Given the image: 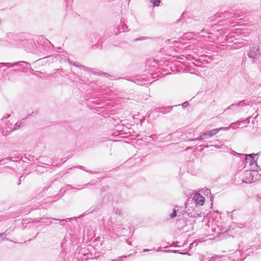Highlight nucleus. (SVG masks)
<instances>
[{
	"label": "nucleus",
	"instance_id": "obj_1",
	"mask_svg": "<svg viewBox=\"0 0 261 261\" xmlns=\"http://www.w3.org/2000/svg\"><path fill=\"white\" fill-rule=\"evenodd\" d=\"M247 15L245 13L243 15H237L236 12H229L228 11H224L223 13H217L212 17L208 18L207 20V23H211L210 24H207L208 27H211L213 25H230L231 26L232 23L228 19L236 17L239 20H244L246 19Z\"/></svg>",
	"mask_w": 261,
	"mask_h": 261
},
{
	"label": "nucleus",
	"instance_id": "obj_2",
	"mask_svg": "<svg viewBox=\"0 0 261 261\" xmlns=\"http://www.w3.org/2000/svg\"><path fill=\"white\" fill-rule=\"evenodd\" d=\"M163 65L161 62H158L156 60L153 59H148L145 62V71H147L148 73L155 72V70H158V72H161L159 74L164 76L170 73V71H174L176 69V66L172 63L167 61L165 62L166 68L161 67Z\"/></svg>",
	"mask_w": 261,
	"mask_h": 261
},
{
	"label": "nucleus",
	"instance_id": "obj_3",
	"mask_svg": "<svg viewBox=\"0 0 261 261\" xmlns=\"http://www.w3.org/2000/svg\"><path fill=\"white\" fill-rule=\"evenodd\" d=\"M108 96L106 93H102L98 97L91 98L88 101L98 106V108L109 110L113 108L114 106L112 102H107L108 100Z\"/></svg>",
	"mask_w": 261,
	"mask_h": 261
},
{
	"label": "nucleus",
	"instance_id": "obj_4",
	"mask_svg": "<svg viewBox=\"0 0 261 261\" xmlns=\"http://www.w3.org/2000/svg\"><path fill=\"white\" fill-rule=\"evenodd\" d=\"M253 102L248 99H244L239 101L237 103H232L230 106L224 109L223 114L227 115H234L239 113L241 111V108L244 106H252Z\"/></svg>",
	"mask_w": 261,
	"mask_h": 261
},
{
	"label": "nucleus",
	"instance_id": "obj_5",
	"mask_svg": "<svg viewBox=\"0 0 261 261\" xmlns=\"http://www.w3.org/2000/svg\"><path fill=\"white\" fill-rule=\"evenodd\" d=\"M258 42L253 43L247 51V55L255 62L261 57V34L258 37Z\"/></svg>",
	"mask_w": 261,
	"mask_h": 261
},
{
	"label": "nucleus",
	"instance_id": "obj_6",
	"mask_svg": "<svg viewBox=\"0 0 261 261\" xmlns=\"http://www.w3.org/2000/svg\"><path fill=\"white\" fill-rule=\"evenodd\" d=\"M36 41L38 44L37 54L44 53L48 54L50 53L51 50L54 48V45L46 38L43 36H39L36 37Z\"/></svg>",
	"mask_w": 261,
	"mask_h": 261
},
{
	"label": "nucleus",
	"instance_id": "obj_7",
	"mask_svg": "<svg viewBox=\"0 0 261 261\" xmlns=\"http://www.w3.org/2000/svg\"><path fill=\"white\" fill-rule=\"evenodd\" d=\"M261 179V174L257 170H246L244 172L242 177L243 182L251 184Z\"/></svg>",
	"mask_w": 261,
	"mask_h": 261
},
{
	"label": "nucleus",
	"instance_id": "obj_8",
	"mask_svg": "<svg viewBox=\"0 0 261 261\" xmlns=\"http://www.w3.org/2000/svg\"><path fill=\"white\" fill-rule=\"evenodd\" d=\"M20 44L28 52L37 54L38 44L33 39H24L20 41Z\"/></svg>",
	"mask_w": 261,
	"mask_h": 261
},
{
	"label": "nucleus",
	"instance_id": "obj_9",
	"mask_svg": "<svg viewBox=\"0 0 261 261\" xmlns=\"http://www.w3.org/2000/svg\"><path fill=\"white\" fill-rule=\"evenodd\" d=\"M145 76L144 74L141 76H139L134 79V83L137 85L140 86H147L151 84L150 80L154 79L158 76H160L156 72H148V75L146 77H142Z\"/></svg>",
	"mask_w": 261,
	"mask_h": 261
},
{
	"label": "nucleus",
	"instance_id": "obj_10",
	"mask_svg": "<svg viewBox=\"0 0 261 261\" xmlns=\"http://www.w3.org/2000/svg\"><path fill=\"white\" fill-rule=\"evenodd\" d=\"M189 218L188 216H186L177 220V223L179 228L185 231H188L190 229H193L195 220L192 219H189Z\"/></svg>",
	"mask_w": 261,
	"mask_h": 261
},
{
	"label": "nucleus",
	"instance_id": "obj_11",
	"mask_svg": "<svg viewBox=\"0 0 261 261\" xmlns=\"http://www.w3.org/2000/svg\"><path fill=\"white\" fill-rule=\"evenodd\" d=\"M12 70L27 72H32L34 70L28 62L25 61L15 62L12 63Z\"/></svg>",
	"mask_w": 261,
	"mask_h": 261
},
{
	"label": "nucleus",
	"instance_id": "obj_12",
	"mask_svg": "<svg viewBox=\"0 0 261 261\" xmlns=\"http://www.w3.org/2000/svg\"><path fill=\"white\" fill-rule=\"evenodd\" d=\"M26 120V118H23L22 120L17 121L14 125L13 127L12 128V124L10 123L8 125V128L7 126L2 125V123L1 124V126L2 127V133L4 135H8L11 132H13L16 129H19L21 126L23 125V123L24 121ZM6 125H7L6 124Z\"/></svg>",
	"mask_w": 261,
	"mask_h": 261
},
{
	"label": "nucleus",
	"instance_id": "obj_13",
	"mask_svg": "<svg viewBox=\"0 0 261 261\" xmlns=\"http://www.w3.org/2000/svg\"><path fill=\"white\" fill-rule=\"evenodd\" d=\"M103 204H105L103 203L102 200H98L96 201V203L94 205H92L91 207H90L88 210L82 214L80 215L79 216L74 217V218L75 219H81L82 218L84 217L85 216L89 214L97 212L102 207Z\"/></svg>",
	"mask_w": 261,
	"mask_h": 261
},
{
	"label": "nucleus",
	"instance_id": "obj_14",
	"mask_svg": "<svg viewBox=\"0 0 261 261\" xmlns=\"http://www.w3.org/2000/svg\"><path fill=\"white\" fill-rule=\"evenodd\" d=\"M259 153H250V154H241V159H242V161L245 162V164L247 163H249L250 165H252L253 163H255V166L258 168V166L257 164V159H255L256 156H258Z\"/></svg>",
	"mask_w": 261,
	"mask_h": 261
},
{
	"label": "nucleus",
	"instance_id": "obj_15",
	"mask_svg": "<svg viewBox=\"0 0 261 261\" xmlns=\"http://www.w3.org/2000/svg\"><path fill=\"white\" fill-rule=\"evenodd\" d=\"M165 43L167 45H169L170 47L178 48L182 49L186 48L187 46V43H182L179 41L175 40L174 38H171L170 39L167 40L165 41ZM174 49L175 50V48Z\"/></svg>",
	"mask_w": 261,
	"mask_h": 261
},
{
	"label": "nucleus",
	"instance_id": "obj_16",
	"mask_svg": "<svg viewBox=\"0 0 261 261\" xmlns=\"http://www.w3.org/2000/svg\"><path fill=\"white\" fill-rule=\"evenodd\" d=\"M205 198L199 193H197L193 197V200L194 201L195 206L198 207L197 205L199 206H202L205 202Z\"/></svg>",
	"mask_w": 261,
	"mask_h": 261
},
{
	"label": "nucleus",
	"instance_id": "obj_17",
	"mask_svg": "<svg viewBox=\"0 0 261 261\" xmlns=\"http://www.w3.org/2000/svg\"><path fill=\"white\" fill-rule=\"evenodd\" d=\"M197 56L199 57L198 58H194L195 61L197 62H205L208 63L212 60V58L211 57L204 54L200 55L197 54Z\"/></svg>",
	"mask_w": 261,
	"mask_h": 261
},
{
	"label": "nucleus",
	"instance_id": "obj_18",
	"mask_svg": "<svg viewBox=\"0 0 261 261\" xmlns=\"http://www.w3.org/2000/svg\"><path fill=\"white\" fill-rule=\"evenodd\" d=\"M198 207H195V208H193L192 212H191L190 210L188 209L187 210V213L186 214V216H188V218H191L192 219L200 217L201 213H199L198 211L196 210Z\"/></svg>",
	"mask_w": 261,
	"mask_h": 261
},
{
	"label": "nucleus",
	"instance_id": "obj_19",
	"mask_svg": "<svg viewBox=\"0 0 261 261\" xmlns=\"http://www.w3.org/2000/svg\"><path fill=\"white\" fill-rule=\"evenodd\" d=\"M118 33H116L117 35L118 33L127 31L128 32L129 30H128V27L123 18H122L120 20V24L117 27Z\"/></svg>",
	"mask_w": 261,
	"mask_h": 261
},
{
	"label": "nucleus",
	"instance_id": "obj_20",
	"mask_svg": "<svg viewBox=\"0 0 261 261\" xmlns=\"http://www.w3.org/2000/svg\"><path fill=\"white\" fill-rule=\"evenodd\" d=\"M187 205H188L187 203L186 202L185 203V206H178V205H175V207L176 209H178V214L180 217V218H182V217H186V214L187 212V211H186L187 208Z\"/></svg>",
	"mask_w": 261,
	"mask_h": 261
},
{
	"label": "nucleus",
	"instance_id": "obj_21",
	"mask_svg": "<svg viewBox=\"0 0 261 261\" xmlns=\"http://www.w3.org/2000/svg\"><path fill=\"white\" fill-rule=\"evenodd\" d=\"M67 62L70 65H72L76 67H79L80 69L84 71H89L90 69L89 67H87L84 65H80L79 63L76 62L73 60H70L68 58L67 59Z\"/></svg>",
	"mask_w": 261,
	"mask_h": 261
},
{
	"label": "nucleus",
	"instance_id": "obj_22",
	"mask_svg": "<svg viewBox=\"0 0 261 261\" xmlns=\"http://www.w3.org/2000/svg\"><path fill=\"white\" fill-rule=\"evenodd\" d=\"M219 131V128H215L210 130H206L202 133V137H204L205 139L210 138L217 134Z\"/></svg>",
	"mask_w": 261,
	"mask_h": 261
},
{
	"label": "nucleus",
	"instance_id": "obj_23",
	"mask_svg": "<svg viewBox=\"0 0 261 261\" xmlns=\"http://www.w3.org/2000/svg\"><path fill=\"white\" fill-rule=\"evenodd\" d=\"M87 250H88V252L85 253L84 256H86L88 258H97L100 255V252H95L93 253L92 251L89 250V248H88Z\"/></svg>",
	"mask_w": 261,
	"mask_h": 261
},
{
	"label": "nucleus",
	"instance_id": "obj_24",
	"mask_svg": "<svg viewBox=\"0 0 261 261\" xmlns=\"http://www.w3.org/2000/svg\"><path fill=\"white\" fill-rule=\"evenodd\" d=\"M210 34H211L208 32L205 29H202L200 32H198V35L199 37H202L205 40H207L210 38Z\"/></svg>",
	"mask_w": 261,
	"mask_h": 261
},
{
	"label": "nucleus",
	"instance_id": "obj_25",
	"mask_svg": "<svg viewBox=\"0 0 261 261\" xmlns=\"http://www.w3.org/2000/svg\"><path fill=\"white\" fill-rule=\"evenodd\" d=\"M14 164H11V163H10L9 165L5 166L2 168V172L12 173L14 171Z\"/></svg>",
	"mask_w": 261,
	"mask_h": 261
},
{
	"label": "nucleus",
	"instance_id": "obj_26",
	"mask_svg": "<svg viewBox=\"0 0 261 261\" xmlns=\"http://www.w3.org/2000/svg\"><path fill=\"white\" fill-rule=\"evenodd\" d=\"M8 68H12V63H0V71H5Z\"/></svg>",
	"mask_w": 261,
	"mask_h": 261
},
{
	"label": "nucleus",
	"instance_id": "obj_27",
	"mask_svg": "<svg viewBox=\"0 0 261 261\" xmlns=\"http://www.w3.org/2000/svg\"><path fill=\"white\" fill-rule=\"evenodd\" d=\"M56 218H52V217H42V220L41 223L43 224H45L46 225H50L52 223V220H55Z\"/></svg>",
	"mask_w": 261,
	"mask_h": 261
},
{
	"label": "nucleus",
	"instance_id": "obj_28",
	"mask_svg": "<svg viewBox=\"0 0 261 261\" xmlns=\"http://www.w3.org/2000/svg\"><path fill=\"white\" fill-rule=\"evenodd\" d=\"M202 193L207 198H210L212 202L213 201V195L211 194V191L209 189H203L202 190Z\"/></svg>",
	"mask_w": 261,
	"mask_h": 261
},
{
	"label": "nucleus",
	"instance_id": "obj_29",
	"mask_svg": "<svg viewBox=\"0 0 261 261\" xmlns=\"http://www.w3.org/2000/svg\"><path fill=\"white\" fill-rule=\"evenodd\" d=\"M10 155L11 156L10 157L11 158V164H15L16 161L13 159H19L18 155H17V151L16 150L12 151Z\"/></svg>",
	"mask_w": 261,
	"mask_h": 261
},
{
	"label": "nucleus",
	"instance_id": "obj_30",
	"mask_svg": "<svg viewBox=\"0 0 261 261\" xmlns=\"http://www.w3.org/2000/svg\"><path fill=\"white\" fill-rule=\"evenodd\" d=\"M173 109V107L172 106H167L166 107H164V108H159V109L160 110L159 111V112L161 113H162V114H167L170 112L171 111V110H172Z\"/></svg>",
	"mask_w": 261,
	"mask_h": 261
},
{
	"label": "nucleus",
	"instance_id": "obj_31",
	"mask_svg": "<svg viewBox=\"0 0 261 261\" xmlns=\"http://www.w3.org/2000/svg\"><path fill=\"white\" fill-rule=\"evenodd\" d=\"M66 76L67 79H71V80L73 82L75 81L77 79H80V76L75 73H69V74L66 75Z\"/></svg>",
	"mask_w": 261,
	"mask_h": 261
},
{
	"label": "nucleus",
	"instance_id": "obj_32",
	"mask_svg": "<svg viewBox=\"0 0 261 261\" xmlns=\"http://www.w3.org/2000/svg\"><path fill=\"white\" fill-rule=\"evenodd\" d=\"M111 199L112 195L110 193H107L103 196L102 200L105 204H107V203L109 202Z\"/></svg>",
	"mask_w": 261,
	"mask_h": 261
},
{
	"label": "nucleus",
	"instance_id": "obj_33",
	"mask_svg": "<svg viewBox=\"0 0 261 261\" xmlns=\"http://www.w3.org/2000/svg\"><path fill=\"white\" fill-rule=\"evenodd\" d=\"M177 212L178 209H176L175 207L174 206V208L172 210V212L169 215L170 218L173 219L176 217H178V220H179V219H180Z\"/></svg>",
	"mask_w": 261,
	"mask_h": 261
},
{
	"label": "nucleus",
	"instance_id": "obj_34",
	"mask_svg": "<svg viewBox=\"0 0 261 261\" xmlns=\"http://www.w3.org/2000/svg\"><path fill=\"white\" fill-rule=\"evenodd\" d=\"M72 219H74L75 220H77L79 219H75L73 217V218H70L63 219H56V220H55V221H59L60 224L62 225L63 226H64L65 222H70L71 220H72Z\"/></svg>",
	"mask_w": 261,
	"mask_h": 261
},
{
	"label": "nucleus",
	"instance_id": "obj_35",
	"mask_svg": "<svg viewBox=\"0 0 261 261\" xmlns=\"http://www.w3.org/2000/svg\"><path fill=\"white\" fill-rule=\"evenodd\" d=\"M62 196H59V194L54 196H51L47 198V201L48 202H54L60 199Z\"/></svg>",
	"mask_w": 261,
	"mask_h": 261
},
{
	"label": "nucleus",
	"instance_id": "obj_36",
	"mask_svg": "<svg viewBox=\"0 0 261 261\" xmlns=\"http://www.w3.org/2000/svg\"><path fill=\"white\" fill-rule=\"evenodd\" d=\"M187 14V13L183 12L180 17L177 20L176 23H180V24H184V22H186V17L185 15Z\"/></svg>",
	"mask_w": 261,
	"mask_h": 261
},
{
	"label": "nucleus",
	"instance_id": "obj_37",
	"mask_svg": "<svg viewBox=\"0 0 261 261\" xmlns=\"http://www.w3.org/2000/svg\"><path fill=\"white\" fill-rule=\"evenodd\" d=\"M11 163V158L7 156L0 160V165H5L6 164Z\"/></svg>",
	"mask_w": 261,
	"mask_h": 261
},
{
	"label": "nucleus",
	"instance_id": "obj_38",
	"mask_svg": "<svg viewBox=\"0 0 261 261\" xmlns=\"http://www.w3.org/2000/svg\"><path fill=\"white\" fill-rule=\"evenodd\" d=\"M149 1L152 4L153 8L159 7L161 3V0H149Z\"/></svg>",
	"mask_w": 261,
	"mask_h": 261
},
{
	"label": "nucleus",
	"instance_id": "obj_39",
	"mask_svg": "<svg viewBox=\"0 0 261 261\" xmlns=\"http://www.w3.org/2000/svg\"><path fill=\"white\" fill-rule=\"evenodd\" d=\"M42 220V217H38L36 218L33 219H30V221L28 222V223H41Z\"/></svg>",
	"mask_w": 261,
	"mask_h": 261
},
{
	"label": "nucleus",
	"instance_id": "obj_40",
	"mask_svg": "<svg viewBox=\"0 0 261 261\" xmlns=\"http://www.w3.org/2000/svg\"><path fill=\"white\" fill-rule=\"evenodd\" d=\"M102 43L101 42H99V39L98 40V42H97L96 43L94 44V45H93L92 46V47L93 49H101L102 48Z\"/></svg>",
	"mask_w": 261,
	"mask_h": 261
},
{
	"label": "nucleus",
	"instance_id": "obj_41",
	"mask_svg": "<svg viewBox=\"0 0 261 261\" xmlns=\"http://www.w3.org/2000/svg\"><path fill=\"white\" fill-rule=\"evenodd\" d=\"M131 255V254H129L128 255H122V256H120L115 259H113L112 261H123V259L126 258L128 256H130Z\"/></svg>",
	"mask_w": 261,
	"mask_h": 261
},
{
	"label": "nucleus",
	"instance_id": "obj_42",
	"mask_svg": "<svg viewBox=\"0 0 261 261\" xmlns=\"http://www.w3.org/2000/svg\"><path fill=\"white\" fill-rule=\"evenodd\" d=\"M205 138L204 137H202V134L198 137L196 138H194V139H190L189 140V141H196V140H202L203 139H204Z\"/></svg>",
	"mask_w": 261,
	"mask_h": 261
},
{
	"label": "nucleus",
	"instance_id": "obj_43",
	"mask_svg": "<svg viewBox=\"0 0 261 261\" xmlns=\"http://www.w3.org/2000/svg\"><path fill=\"white\" fill-rule=\"evenodd\" d=\"M89 184H86V185H83V187L82 188H75V187H73L72 185H68V187L71 189H76V190H81V189H83V188H84V187L87 185H88Z\"/></svg>",
	"mask_w": 261,
	"mask_h": 261
},
{
	"label": "nucleus",
	"instance_id": "obj_44",
	"mask_svg": "<svg viewBox=\"0 0 261 261\" xmlns=\"http://www.w3.org/2000/svg\"><path fill=\"white\" fill-rule=\"evenodd\" d=\"M240 125V123L239 122H237V123H231L230 126H231V127L234 129H236V128H239V126Z\"/></svg>",
	"mask_w": 261,
	"mask_h": 261
},
{
	"label": "nucleus",
	"instance_id": "obj_45",
	"mask_svg": "<svg viewBox=\"0 0 261 261\" xmlns=\"http://www.w3.org/2000/svg\"><path fill=\"white\" fill-rule=\"evenodd\" d=\"M28 116H35L38 113V112L37 111L35 110V111H32V112H30L29 111H28Z\"/></svg>",
	"mask_w": 261,
	"mask_h": 261
},
{
	"label": "nucleus",
	"instance_id": "obj_46",
	"mask_svg": "<svg viewBox=\"0 0 261 261\" xmlns=\"http://www.w3.org/2000/svg\"><path fill=\"white\" fill-rule=\"evenodd\" d=\"M114 211L117 215H120L121 214V210L118 207H114Z\"/></svg>",
	"mask_w": 261,
	"mask_h": 261
},
{
	"label": "nucleus",
	"instance_id": "obj_47",
	"mask_svg": "<svg viewBox=\"0 0 261 261\" xmlns=\"http://www.w3.org/2000/svg\"><path fill=\"white\" fill-rule=\"evenodd\" d=\"M79 168H80L82 170H85L86 172H89V173H90L91 174H96V172L85 170L84 167L82 166L79 165Z\"/></svg>",
	"mask_w": 261,
	"mask_h": 261
},
{
	"label": "nucleus",
	"instance_id": "obj_48",
	"mask_svg": "<svg viewBox=\"0 0 261 261\" xmlns=\"http://www.w3.org/2000/svg\"><path fill=\"white\" fill-rule=\"evenodd\" d=\"M146 38H147V37H140V38H138L135 39L134 40V42H137V41H138L144 40Z\"/></svg>",
	"mask_w": 261,
	"mask_h": 261
},
{
	"label": "nucleus",
	"instance_id": "obj_49",
	"mask_svg": "<svg viewBox=\"0 0 261 261\" xmlns=\"http://www.w3.org/2000/svg\"><path fill=\"white\" fill-rule=\"evenodd\" d=\"M181 106L183 108H185L189 106V103L188 101H185L181 104Z\"/></svg>",
	"mask_w": 261,
	"mask_h": 261
},
{
	"label": "nucleus",
	"instance_id": "obj_50",
	"mask_svg": "<svg viewBox=\"0 0 261 261\" xmlns=\"http://www.w3.org/2000/svg\"><path fill=\"white\" fill-rule=\"evenodd\" d=\"M162 251H163V252H173V253H176V250H163Z\"/></svg>",
	"mask_w": 261,
	"mask_h": 261
},
{
	"label": "nucleus",
	"instance_id": "obj_51",
	"mask_svg": "<svg viewBox=\"0 0 261 261\" xmlns=\"http://www.w3.org/2000/svg\"><path fill=\"white\" fill-rule=\"evenodd\" d=\"M149 138H151L152 140H154L157 138V136L156 134H152Z\"/></svg>",
	"mask_w": 261,
	"mask_h": 261
},
{
	"label": "nucleus",
	"instance_id": "obj_52",
	"mask_svg": "<svg viewBox=\"0 0 261 261\" xmlns=\"http://www.w3.org/2000/svg\"><path fill=\"white\" fill-rule=\"evenodd\" d=\"M10 115L9 114H8L7 116L6 117H4L2 120H1V121L3 122L4 120H7V118H8L9 117H10Z\"/></svg>",
	"mask_w": 261,
	"mask_h": 261
},
{
	"label": "nucleus",
	"instance_id": "obj_53",
	"mask_svg": "<svg viewBox=\"0 0 261 261\" xmlns=\"http://www.w3.org/2000/svg\"><path fill=\"white\" fill-rule=\"evenodd\" d=\"M6 236V234L5 233H0V237L1 238H4V237H5Z\"/></svg>",
	"mask_w": 261,
	"mask_h": 261
},
{
	"label": "nucleus",
	"instance_id": "obj_54",
	"mask_svg": "<svg viewBox=\"0 0 261 261\" xmlns=\"http://www.w3.org/2000/svg\"><path fill=\"white\" fill-rule=\"evenodd\" d=\"M155 250H156V251H158V252L161 251H162V247H158Z\"/></svg>",
	"mask_w": 261,
	"mask_h": 261
},
{
	"label": "nucleus",
	"instance_id": "obj_55",
	"mask_svg": "<svg viewBox=\"0 0 261 261\" xmlns=\"http://www.w3.org/2000/svg\"><path fill=\"white\" fill-rule=\"evenodd\" d=\"M176 253H180L181 254H187V253H181L179 250H176Z\"/></svg>",
	"mask_w": 261,
	"mask_h": 261
},
{
	"label": "nucleus",
	"instance_id": "obj_56",
	"mask_svg": "<svg viewBox=\"0 0 261 261\" xmlns=\"http://www.w3.org/2000/svg\"><path fill=\"white\" fill-rule=\"evenodd\" d=\"M236 154H237L238 156H240V155L241 156V154L238 153L236 152V151H233V154L234 155Z\"/></svg>",
	"mask_w": 261,
	"mask_h": 261
},
{
	"label": "nucleus",
	"instance_id": "obj_57",
	"mask_svg": "<svg viewBox=\"0 0 261 261\" xmlns=\"http://www.w3.org/2000/svg\"><path fill=\"white\" fill-rule=\"evenodd\" d=\"M150 250L148 249H144L143 250V251H142V252H148V251H149Z\"/></svg>",
	"mask_w": 261,
	"mask_h": 261
},
{
	"label": "nucleus",
	"instance_id": "obj_58",
	"mask_svg": "<svg viewBox=\"0 0 261 261\" xmlns=\"http://www.w3.org/2000/svg\"><path fill=\"white\" fill-rule=\"evenodd\" d=\"M64 1L66 2V3H67V5H68V3H70V0H64Z\"/></svg>",
	"mask_w": 261,
	"mask_h": 261
},
{
	"label": "nucleus",
	"instance_id": "obj_59",
	"mask_svg": "<svg viewBox=\"0 0 261 261\" xmlns=\"http://www.w3.org/2000/svg\"><path fill=\"white\" fill-rule=\"evenodd\" d=\"M127 244L129 245H132V242H129L128 241H127Z\"/></svg>",
	"mask_w": 261,
	"mask_h": 261
},
{
	"label": "nucleus",
	"instance_id": "obj_60",
	"mask_svg": "<svg viewBox=\"0 0 261 261\" xmlns=\"http://www.w3.org/2000/svg\"><path fill=\"white\" fill-rule=\"evenodd\" d=\"M103 74H104V75H105V76H109V74H108V73H103Z\"/></svg>",
	"mask_w": 261,
	"mask_h": 261
},
{
	"label": "nucleus",
	"instance_id": "obj_61",
	"mask_svg": "<svg viewBox=\"0 0 261 261\" xmlns=\"http://www.w3.org/2000/svg\"><path fill=\"white\" fill-rule=\"evenodd\" d=\"M90 248L92 250H94V251H95V249L93 247V246H90Z\"/></svg>",
	"mask_w": 261,
	"mask_h": 261
},
{
	"label": "nucleus",
	"instance_id": "obj_62",
	"mask_svg": "<svg viewBox=\"0 0 261 261\" xmlns=\"http://www.w3.org/2000/svg\"><path fill=\"white\" fill-rule=\"evenodd\" d=\"M172 134H173L172 133L169 134V135H167V137L171 136Z\"/></svg>",
	"mask_w": 261,
	"mask_h": 261
},
{
	"label": "nucleus",
	"instance_id": "obj_63",
	"mask_svg": "<svg viewBox=\"0 0 261 261\" xmlns=\"http://www.w3.org/2000/svg\"><path fill=\"white\" fill-rule=\"evenodd\" d=\"M103 243V241H101L100 243V245L101 246Z\"/></svg>",
	"mask_w": 261,
	"mask_h": 261
},
{
	"label": "nucleus",
	"instance_id": "obj_64",
	"mask_svg": "<svg viewBox=\"0 0 261 261\" xmlns=\"http://www.w3.org/2000/svg\"><path fill=\"white\" fill-rule=\"evenodd\" d=\"M22 176L20 177L19 178V181H21V180H22Z\"/></svg>",
	"mask_w": 261,
	"mask_h": 261
}]
</instances>
